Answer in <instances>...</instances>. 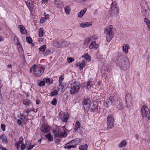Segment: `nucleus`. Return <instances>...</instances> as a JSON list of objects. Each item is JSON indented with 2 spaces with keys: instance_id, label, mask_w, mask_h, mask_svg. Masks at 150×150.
<instances>
[{
  "instance_id": "nucleus-50",
  "label": "nucleus",
  "mask_w": 150,
  "mask_h": 150,
  "mask_svg": "<svg viewBox=\"0 0 150 150\" xmlns=\"http://www.w3.org/2000/svg\"><path fill=\"white\" fill-rule=\"evenodd\" d=\"M21 143L20 142H16L15 144V146L16 148L17 149H18L19 147L20 146V144H21Z\"/></svg>"
},
{
  "instance_id": "nucleus-10",
  "label": "nucleus",
  "mask_w": 150,
  "mask_h": 150,
  "mask_svg": "<svg viewBox=\"0 0 150 150\" xmlns=\"http://www.w3.org/2000/svg\"><path fill=\"white\" fill-rule=\"evenodd\" d=\"M79 142V139H73L68 144H66L64 148L66 149H69L71 148L75 147V146L78 144Z\"/></svg>"
},
{
  "instance_id": "nucleus-26",
  "label": "nucleus",
  "mask_w": 150,
  "mask_h": 150,
  "mask_svg": "<svg viewBox=\"0 0 150 150\" xmlns=\"http://www.w3.org/2000/svg\"><path fill=\"white\" fill-rule=\"evenodd\" d=\"M140 5L142 9H144L148 7L147 3L145 1H142L141 2Z\"/></svg>"
},
{
  "instance_id": "nucleus-19",
  "label": "nucleus",
  "mask_w": 150,
  "mask_h": 150,
  "mask_svg": "<svg viewBox=\"0 0 150 150\" xmlns=\"http://www.w3.org/2000/svg\"><path fill=\"white\" fill-rule=\"evenodd\" d=\"M18 27L20 29V32L23 34H26L27 33V31L25 28L22 25H19Z\"/></svg>"
},
{
  "instance_id": "nucleus-42",
  "label": "nucleus",
  "mask_w": 150,
  "mask_h": 150,
  "mask_svg": "<svg viewBox=\"0 0 150 150\" xmlns=\"http://www.w3.org/2000/svg\"><path fill=\"white\" fill-rule=\"evenodd\" d=\"M43 29L42 28H41L39 29V36L40 37H42L43 36Z\"/></svg>"
},
{
  "instance_id": "nucleus-2",
  "label": "nucleus",
  "mask_w": 150,
  "mask_h": 150,
  "mask_svg": "<svg viewBox=\"0 0 150 150\" xmlns=\"http://www.w3.org/2000/svg\"><path fill=\"white\" fill-rule=\"evenodd\" d=\"M115 30V28H113L112 25H110L105 28L104 33L107 35L106 39L108 42H110L113 38Z\"/></svg>"
},
{
  "instance_id": "nucleus-3",
  "label": "nucleus",
  "mask_w": 150,
  "mask_h": 150,
  "mask_svg": "<svg viewBox=\"0 0 150 150\" xmlns=\"http://www.w3.org/2000/svg\"><path fill=\"white\" fill-rule=\"evenodd\" d=\"M44 68L40 66L33 65L30 69L31 72L33 71V76L35 77L40 76L43 73Z\"/></svg>"
},
{
  "instance_id": "nucleus-48",
  "label": "nucleus",
  "mask_w": 150,
  "mask_h": 150,
  "mask_svg": "<svg viewBox=\"0 0 150 150\" xmlns=\"http://www.w3.org/2000/svg\"><path fill=\"white\" fill-rule=\"evenodd\" d=\"M47 19L44 17H41L40 20V23H43L45 22Z\"/></svg>"
},
{
  "instance_id": "nucleus-54",
  "label": "nucleus",
  "mask_w": 150,
  "mask_h": 150,
  "mask_svg": "<svg viewBox=\"0 0 150 150\" xmlns=\"http://www.w3.org/2000/svg\"><path fill=\"white\" fill-rule=\"evenodd\" d=\"M43 80L45 83H49L50 82V80L49 78H44Z\"/></svg>"
},
{
  "instance_id": "nucleus-18",
  "label": "nucleus",
  "mask_w": 150,
  "mask_h": 150,
  "mask_svg": "<svg viewBox=\"0 0 150 150\" xmlns=\"http://www.w3.org/2000/svg\"><path fill=\"white\" fill-rule=\"evenodd\" d=\"M119 13V9L118 7L111 9V14L112 16H116Z\"/></svg>"
},
{
  "instance_id": "nucleus-55",
  "label": "nucleus",
  "mask_w": 150,
  "mask_h": 150,
  "mask_svg": "<svg viewBox=\"0 0 150 150\" xmlns=\"http://www.w3.org/2000/svg\"><path fill=\"white\" fill-rule=\"evenodd\" d=\"M44 15L45 16L44 18H45L46 19H47L49 18V15L48 14L46 13H44Z\"/></svg>"
},
{
  "instance_id": "nucleus-44",
  "label": "nucleus",
  "mask_w": 150,
  "mask_h": 150,
  "mask_svg": "<svg viewBox=\"0 0 150 150\" xmlns=\"http://www.w3.org/2000/svg\"><path fill=\"white\" fill-rule=\"evenodd\" d=\"M57 103V100L56 98H54L53 100L51 101L50 103L52 105H56Z\"/></svg>"
},
{
  "instance_id": "nucleus-34",
  "label": "nucleus",
  "mask_w": 150,
  "mask_h": 150,
  "mask_svg": "<svg viewBox=\"0 0 150 150\" xmlns=\"http://www.w3.org/2000/svg\"><path fill=\"white\" fill-rule=\"evenodd\" d=\"M81 57L82 58L84 57L86 60L88 61H90L91 58V57L88 54H85L84 55L82 56Z\"/></svg>"
},
{
  "instance_id": "nucleus-23",
  "label": "nucleus",
  "mask_w": 150,
  "mask_h": 150,
  "mask_svg": "<svg viewBox=\"0 0 150 150\" xmlns=\"http://www.w3.org/2000/svg\"><path fill=\"white\" fill-rule=\"evenodd\" d=\"M64 88V83H59V87L58 88V91H60L61 93H62L65 90Z\"/></svg>"
},
{
  "instance_id": "nucleus-64",
  "label": "nucleus",
  "mask_w": 150,
  "mask_h": 150,
  "mask_svg": "<svg viewBox=\"0 0 150 150\" xmlns=\"http://www.w3.org/2000/svg\"><path fill=\"white\" fill-rule=\"evenodd\" d=\"M40 103V100H36V103L37 104H38Z\"/></svg>"
},
{
  "instance_id": "nucleus-53",
  "label": "nucleus",
  "mask_w": 150,
  "mask_h": 150,
  "mask_svg": "<svg viewBox=\"0 0 150 150\" xmlns=\"http://www.w3.org/2000/svg\"><path fill=\"white\" fill-rule=\"evenodd\" d=\"M26 146L25 144L23 143L21 145V150H24Z\"/></svg>"
},
{
  "instance_id": "nucleus-1",
  "label": "nucleus",
  "mask_w": 150,
  "mask_h": 150,
  "mask_svg": "<svg viewBox=\"0 0 150 150\" xmlns=\"http://www.w3.org/2000/svg\"><path fill=\"white\" fill-rule=\"evenodd\" d=\"M115 62L117 66L124 70H127L129 67V64L127 59L122 55H119Z\"/></svg>"
},
{
  "instance_id": "nucleus-14",
  "label": "nucleus",
  "mask_w": 150,
  "mask_h": 150,
  "mask_svg": "<svg viewBox=\"0 0 150 150\" xmlns=\"http://www.w3.org/2000/svg\"><path fill=\"white\" fill-rule=\"evenodd\" d=\"M34 0H27L26 2V4L30 11H32L34 6Z\"/></svg>"
},
{
  "instance_id": "nucleus-60",
  "label": "nucleus",
  "mask_w": 150,
  "mask_h": 150,
  "mask_svg": "<svg viewBox=\"0 0 150 150\" xmlns=\"http://www.w3.org/2000/svg\"><path fill=\"white\" fill-rule=\"evenodd\" d=\"M18 50L19 52H23V47H18Z\"/></svg>"
},
{
  "instance_id": "nucleus-15",
  "label": "nucleus",
  "mask_w": 150,
  "mask_h": 150,
  "mask_svg": "<svg viewBox=\"0 0 150 150\" xmlns=\"http://www.w3.org/2000/svg\"><path fill=\"white\" fill-rule=\"evenodd\" d=\"M125 98L126 103L127 104L126 107H128V104L129 103H132V98L131 95L128 94L126 95L125 97Z\"/></svg>"
},
{
  "instance_id": "nucleus-32",
  "label": "nucleus",
  "mask_w": 150,
  "mask_h": 150,
  "mask_svg": "<svg viewBox=\"0 0 150 150\" xmlns=\"http://www.w3.org/2000/svg\"><path fill=\"white\" fill-rule=\"evenodd\" d=\"M81 127V125L80 123L78 121H77L75 124L74 130L76 131L78 130V129L80 128Z\"/></svg>"
},
{
  "instance_id": "nucleus-62",
  "label": "nucleus",
  "mask_w": 150,
  "mask_h": 150,
  "mask_svg": "<svg viewBox=\"0 0 150 150\" xmlns=\"http://www.w3.org/2000/svg\"><path fill=\"white\" fill-rule=\"evenodd\" d=\"M47 1L48 0H42L41 2V3L42 4L47 2Z\"/></svg>"
},
{
  "instance_id": "nucleus-38",
  "label": "nucleus",
  "mask_w": 150,
  "mask_h": 150,
  "mask_svg": "<svg viewBox=\"0 0 150 150\" xmlns=\"http://www.w3.org/2000/svg\"><path fill=\"white\" fill-rule=\"evenodd\" d=\"M1 138L2 139V142L5 143H7L8 142L7 138L4 135H2Z\"/></svg>"
},
{
  "instance_id": "nucleus-43",
  "label": "nucleus",
  "mask_w": 150,
  "mask_h": 150,
  "mask_svg": "<svg viewBox=\"0 0 150 150\" xmlns=\"http://www.w3.org/2000/svg\"><path fill=\"white\" fill-rule=\"evenodd\" d=\"M118 7L115 1H112L111 5V9Z\"/></svg>"
},
{
  "instance_id": "nucleus-4",
  "label": "nucleus",
  "mask_w": 150,
  "mask_h": 150,
  "mask_svg": "<svg viewBox=\"0 0 150 150\" xmlns=\"http://www.w3.org/2000/svg\"><path fill=\"white\" fill-rule=\"evenodd\" d=\"M65 126H63L59 128L54 129L53 132L55 137L59 138H62L67 136V132L64 130Z\"/></svg>"
},
{
  "instance_id": "nucleus-8",
  "label": "nucleus",
  "mask_w": 150,
  "mask_h": 150,
  "mask_svg": "<svg viewBox=\"0 0 150 150\" xmlns=\"http://www.w3.org/2000/svg\"><path fill=\"white\" fill-rule=\"evenodd\" d=\"M149 109L145 105H144L141 108V115L143 117H146L148 120H150L149 113Z\"/></svg>"
},
{
  "instance_id": "nucleus-30",
  "label": "nucleus",
  "mask_w": 150,
  "mask_h": 150,
  "mask_svg": "<svg viewBox=\"0 0 150 150\" xmlns=\"http://www.w3.org/2000/svg\"><path fill=\"white\" fill-rule=\"evenodd\" d=\"M58 44H59V45H61L63 46L67 47L69 46V42L66 41H61V42H58Z\"/></svg>"
},
{
  "instance_id": "nucleus-36",
  "label": "nucleus",
  "mask_w": 150,
  "mask_h": 150,
  "mask_svg": "<svg viewBox=\"0 0 150 150\" xmlns=\"http://www.w3.org/2000/svg\"><path fill=\"white\" fill-rule=\"evenodd\" d=\"M45 137L49 141H52L53 140V137L52 136L50 133H49L48 134H46L45 135Z\"/></svg>"
},
{
  "instance_id": "nucleus-33",
  "label": "nucleus",
  "mask_w": 150,
  "mask_h": 150,
  "mask_svg": "<svg viewBox=\"0 0 150 150\" xmlns=\"http://www.w3.org/2000/svg\"><path fill=\"white\" fill-rule=\"evenodd\" d=\"M90 41H91L90 40L89 38H86L83 42V44L85 46H88L89 42Z\"/></svg>"
},
{
  "instance_id": "nucleus-35",
  "label": "nucleus",
  "mask_w": 150,
  "mask_h": 150,
  "mask_svg": "<svg viewBox=\"0 0 150 150\" xmlns=\"http://www.w3.org/2000/svg\"><path fill=\"white\" fill-rule=\"evenodd\" d=\"M31 144V142L30 141L28 142V145L29 146L27 148L28 150H31L35 146V145L34 144L32 145Z\"/></svg>"
},
{
  "instance_id": "nucleus-39",
  "label": "nucleus",
  "mask_w": 150,
  "mask_h": 150,
  "mask_svg": "<svg viewBox=\"0 0 150 150\" xmlns=\"http://www.w3.org/2000/svg\"><path fill=\"white\" fill-rule=\"evenodd\" d=\"M87 85V88L89 89L92 86V82L91 81H88L86 83Z\"/></svg>"
},
{
  "instance_id": "nucleus-37",
  "label": "nucleus",
  "mask_w": 150,
  "mask_h": 150,
  "mask_svg": "<svg viewBox=\"0 0 150 150\" xmlns=\"http://www.w3.org/2000/svg\"><path fill=\"white\" fill-rule=\"evenodd\" d=\"M23 103L25 105H31V103L30 101L26 99L24 100Z\"/></svg>"
},
{
  "instance_id": "nucleus-51",
  "label": "nucleus",
  "mask_w": 150,
  "mask_h": 150,
  "mask_svg": "<svg viewBox=\"0 0 150 150\" xmlns=\"http://www.w3.org/2000/svg\"><path fill=\"white\" fill-rule=\"evenodd\" d=\"M129 47H122V50L125 53H127L128 52V49Z\"/></svg>"
},
{
  "instance_id": "nucleus-25",
  "label": "nucleus",
  "mask_w": 150,
  "mask_h": 150,
  "mask_svg": "<svg viewBox=\"0 0 150 150\" xmlns=\"http://www.w3.org/2000/svg\"><path fill=\"white\" fill-rule=\"evenodd\" d=\"M14 40L15 44L16 46H18V47H20L21 46L20 44V42L19 41L18 38L16 36H15L14 37Z\"/></svg>"
},
{
  "instance_id": "nucleus-16",
  "label": "nucleus",
  "mask_w": 150,
  "mask_h": 150,
  "mask_svg": "<svg viewBox=\"0 0 150 150\" xmlns=\"http://www.w3.org/2000/svg\"><path fill=\"white\" fill-rule=\"evenodd\" d=\"M92 22H86L81 23H80V26L81 28H85L90 27L92 26Z\"/></svg>"
},
{
  "instance_id": "nucleus-5",
  "label": "nucleus",
  "mask_w": 150,
  "mask_h": 150,
  "mask_svg": "<svg viewBox=\"0 0 150 150\" xmlns=\"http://www.w3.org/2000/svg\"><path fill=\"white\" fill-rule=\"evenodd\" d=\"M81 87L79 83L77 81H75L71 84V88L70 92L71 94L77 93L79 91Z\"/></svg>"
},
{
  "instance_id": "nucleus-27",
  "label": "nucleus",
  "mask_w": 150,
  "mask_h": 150,
  "mask_svg": "<svg viewBox=\"0 0 150 150\" xmlns=\"http://www.w3.org/2000/svg\"><path fill=\"white\" fill-rule=\"evenodd\" d=\"M127 144V142L125 140H122L118 145V147L122 148L125 147Z\"/></svg>"
},
{
  "instance_id": "nucleus-20",
  "label": "nucleus",
  "mask_w": 150,
  "mask_h": 150,
  "mask_svg": "<svg viewBox=\"0 0 150 150\" xmlns=\"http://www.w3.org/2000/svg\"><path fill=\"white\" fill-rule=\"evenodd\" d=\"M144 22L147 26L148 30L150 31V21L148 18H145L144 19Z\"/></svg>"
},
{
  "instance_id": "nucleus-41",
  "label": "nucleus",
  "mask_w": 150,
  "mask_h": 150,
  "mask_svg": "<svg viewBox=\"0 0 150 150\" xmlns=\"http://www.w3.org/2000/svg\"><path fill=\"white\" fill-rule=\"evenodd\" d=\"M90 102V99L88 98L85 99L83 101V104L84 105H87Z\"/></svg>"
},
{
  "instance_id": "nucleus-59",
  "label": "nucleus",
  "mask_w": 150,
  "mask_h": 150,
  "mask_svg": "<svg viewBox=\"0 0 150 150\" xmlns=\"http://www.w3.org/2000/svg\"><path fill=\"white\" fill-rule=\"evenodd\" d=\"M7 67L8 68L11 69L12 68V65L11 64H8V65H7Z\"/></svg>"
},
{
  "instance_id": "nucleus-9",
  "label": "nucleus",
  "mask_w": 150,
  "mask_h": 150,
  "mask_svg": "<svg viewBox=\"0 0 150 150\" xmlns=\"http://www.w3.org/2000/svg\"><path fill=\"white\" fill-rule=\"evenodd\" d=\"M39 52L40 54L43 53L45 56H47L52 54L54 51V50L50 48L47 47H40L39 48Z\"/></svg>"
},
{
  "instance_id": "nucleus-28",
  "label": "nucleus",
  "mask_w": 150,
  "mask_h": 150,
  "mask_svg": "<svg viewBox=\"0 0 150 150\" xmlns=\"http://www.w3.org/2000/svg\"><path fill=\"white\" fill-rule=\"evenodd\" d=\"M86 9L84 8L81 10L78 14V17L79 18L82 17L86 13Z\"/></svg>"
},
{
  "instance_id": "nucleus-63",
  "label": "nucleus",
  "mask_w": 150,
  "mask_h": 150,
  "mask_svg": "<svg viewBox=\"0 0 150 150\" xmlns=\"http://www.w3.org/2000/svg\"><path fill=\"white\" fill-rule=\"evenodd\" d=\"M17 122L19 125H20L22 123V122L20 120L18 119L17 120Z\"/></svg>"
},
{
  "instance_id": "nucleus-45",
  "label": "nucleus",
  "mask_w": 150,
  "mask_h": 150,
  "mask_svg": "<svg viewBox=\"0 0 150 150\" xmlns=\"http://www.w3.org/2000/svg\"><path fill=\"white\" fill-rule=\"evenodd\" d=\"M26 40L27 42L29 43H32V38L30 37H26Z\"/></svg>"
},
{
  "instance_id": "nucleus-11",
  "label": "nucleus",
  "mask_w": 150,
  "mask_h": 150,
  "mask_svg": "<svg viewBox=\"0 0 150 150\" xmlns=\"http://www.w3.org/2000/svg\"><path fill=\"white\" fill-rule=\"evenodd\" d=\"M91 41L89 45V47H96L99 46V44L95 41H92L97 39L98 38V36L96 35H94L92 36L88 37Z\"/></svg>"
},
{
  "instance_id": "nucleus-29",
  "label": "nucleus",
  "mask_w": 150,
  "mask_h": 150,
  "mask_svg": "<svg viewBox=\"0 0 150 150\" xmlns=\"http://www.w3.org/2000/svg\"><path fill=\"white\" fill-rule=\"evenodd\" d=\"M58 89L57 90L54 89L52 90L50 93V96L52 97L57 95L58 94Z\"/></svg>"
},
{
  "instance_id": "nucleus-57",
  "label": "nucleus",
  "mask_w": 150,
  "mask_h": 150,
  "mask_svg": "<svg viewBox=\"0 0 150 150\" xmlns=\"http://www.w3.org/2000/svg\"><path fill=\"white\" fill-rule=\"evenodd\" d=\"M19 142H20V143H23V139L22 137H21L19 138Z\"/></svg>"
},
{
  "instance_id": "nucleus-47",
  "label": "nucleus",
  "mask_w": 150,
  "mask_h": 150,
  "mask_svg": "<svg viewBox=\"0 0 150 150\" xmlns=\"http://www.w3.org/2000/svg\"><path fill=\"white\" fill-rule=\"evenodd\" d=\"M64 78V76L63 75H62L60 76L59 79V83H62V82L63 81Z\"/></svg>"
},
{
  "instance_id": "nucleus-52",
  "label": "nucleus",
  "mask_w": 150,
  "mask_h": 150,
  "mask_svg": "<svg viewBox=\"0 0 150 150\" xmlns=\"http://www.w3.org/2000/svg\"><path fill=\"white\" fill-rule=\"evenodd\" d=\"M31 111V109H25V112H26L27 114V116L29 112Z\"/></svg>"
},
{
  "instance_id": "nucleus-17",
  "label": "nucleus",
  "mask_w": 150,
  "mask_h": 150,
  "mask_svg": "<svg viewBox=\"0 0 150 150\" xmlns=\"http://www.w3.org/2000/svg\"><path fill=\"white\" fill-rule=\"evenodd\" d=\"M97 106L98 105L97 104L91 103L89 106V108L91 110L92 112H96L98 110Z\"/></svg>"
},
{
  "instance_id": "nucleus-49",
  "label": "nucleus",
  "mask_w": 150,
  "mask_h": 150,
  "mask_svg": "<svg viewBox=\"0 0 150 150\" xmlns=\"http://www.w3.org/2000/svg\"><path fill=\"white\" fill-rule=\"evenodd\" d=\"M45 85V83L44 81H42L38 83V85L39 86H43Z\"/></svg>"
},
{
  "instance_id": "nucleus-24",
  "label": "nucleus",
  "mask_w": 150,
  "mask_h": 150,
  "mask_svg": "<svg viewBox=\"0 0 150 150\" xmlns=\"http://www.w3.org/2000/svg\"><path fill=\"white\" fill-rule=\"evenodd\" d=\"M55 4L57 5V6L58 8H60L63 6V4L62 1L59 0H55L54 1Z\"/></svg>"
},
{
  "instance_id": "nucleus-12",
  "label": "nucleus",
  "mask_w": 150,
  "mask_h": 150,
  "mask_svg": "<svg viewBox=\"0 0 150 150\" xmlns=\"http://www.w3.org/2000/svg\"><path fill=\"white\" fill-rule=\"evenodd\" d=\"M59 116L63 122H67L69 119V115L68 112L61 111L59 113Z\"/></svg>"
},
{
  "instance_id": "nucleus-58",
  "label": "nucleus",
  "mask_w": 150,
  "mask_h": 150,
  "mask_svg": "<svg viewBox=\"0 0 150 150\" xmlns=\"http://www.w3.org/2000/svg\"><path fill=\"white\" fill-rule=\"evenodd\" d=\"M1 85L0 84V102H1L2 100V98L1 97Z\"/></svg>"
},
{
  "instance_id": "nucleus-13",
  "label": "nucleus",
  "mask_w": 150,
  "mask_h": 150,
  "mask_svg": "<svg viewBox=\"0 0 150 150\" xmlns=\"http://www.w3.org/2000/svg\"><path fill=\"white\" fill-rule=\"evenodd\" d=\"M50 129L49 126L46 124H43L40 128L41 131L44 133L49 132Z\"/></svg>"
},
{
  "instance_id": "nucleus-46",
  "label": "nucleus",
  "mask_w": 150,
  "mask_h": 150,
  "mask_svg": "<svg viewBox=\"0 0 150 150\" xmlns=\"http://www.w3.org/2000/svg\"><path fill=\"white\" fill-rule=\"evenodd\" d=\"M67 60L69 63H71L74 61V59L72 58H67Z\"/></svg>"
},
{
  "instance_id": "nucleus-31",
  "label": "nucleus",
  "mask_w": 150,
  "mask_h": 150,
  "mask_svg": "<svg viewBox=\"0 0 150 150\" xmlns=\"http://www.w3.org/2000/svg\"><path fill=\"white\" fill-rule=\"evenodd\" d=\"M88 147V145L87 144L82 145L79 146V149L80 150H87Z\"/></svg>"
},
{
  "instance_id": "nucleus-6",
  "label": "nucleus",
  "mask_w": 150,
  "mask_h": 150,
  "mask_svg": "<svg viewBox=\"0 0 150 150\" xmlns=\"http://www.w3.org/2000/svg\"><path fill=\"white\" fill-rule=\"evenodd\" d=\"M114 124V120L112 115L110 114L109 115L107 118V127L106 130L111 129Z\"/></svg>"
},
{
  "instance_id": "nucleus-21",
  "label": "nucleus",
  "mask_w": 150,
  "mask_h": 150,
  "mask_svg": "<svg viewBox=\"0 0 150 150\" xmlns=\"http://www.w3.org/2000/svg\"><path fill=\"white\" fill-rule=\"evenodd\" d=\"M86 63L84 60H83L81 63H78L76 64V67H79L80 69H82L85 67Z\"/></svg>"
},
{
  "instance_id": "nucleus-61",
  "label": "nucleus",
  "mask_w": 150,
  "mask_h": 150,
  "mask_svg": "<svg viewBox=\"0 0 150 150\" xmlns=\"http://www.w3.org/2000/svg\"><path fill=\"white\" fill-rule=\"evenodd\" d=\"M135 137L137 140H138L139 138V135L138 134H136L135 135Z\"/></svg>"
},
{
  "instance_id": "nucleus-40",
  "label": "nucleus",
  "mask_w": 150,
  "mask_h": 150,
  "mask_svg": "<svg viewBox=\"0 0 150 150\" xmlns=\"http://www.w3.org/2000/svg\"><path fill=\"white\" fill-rule=\"evenodd\" d=\"M65 13L67 14H69L70 13L71 9L69 6L65 7L64 8Z\"/></svg>"
},
{
  "instance_id": "nucleus-22",
  "label": "nucleus",
  "mask_w": 150,
  "mask_h": 150,
  "mask_svg": "<svg viewBox=\"0 0 150 150\" xmlns=\"http://www.w3.org/2000/svg\"><path fill=\"white\" fill-rule=\"evenodd\" d=\"M118 100V103L116 105H115L116 106L117 109L119 110L122 109L123 108V104L122 101L120 99Z\"/></svg>"
},
{
  "instance_id": "nucleus-56",
  "label": "nucleus",
  "mask_w": 150,
  "mask_h": 150,
  "mask_svg": "<svg viewBox=\"0 0 150 150\" xmlns=\"http://www.w3.org/2000/svg\"><path fill=\"white\" fill-rule=\"evenodd\" d=\"M1 127L2 131H5L6 126L5 125L1 124Z\"/></svg>"
},
{
  "instance_id": "nucleus-7",
  "label": "nucleus",
  "mask_w": 150,
  "mask_h": 150,
  "mask_svg": "<svg viewBox=\"0 0 150 150\" xmlns=\"http://www.w3.org/2000/svg\"><path fill=\"white\" fill-rule=\"evenodd\" d=\"M118 100L113 97H110L106 100V102L104 103V105L106 107H108L112 105H116L118 103Z\"/></svg>"
}]
</instances>
